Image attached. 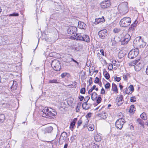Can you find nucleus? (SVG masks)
Instances as JSON below:
<instances>
[{
    "label": "nucleus",
    "mask_w": 148,
    "mask_h": 148,
    "mask_svg": "<svg viewBox=\"0 0 148 148\" xmlns=\"http://www.w3.org/2000/svg\"><path fill=\"white\" fill-rule=\"evenodd\" d=\"M125 122V120L124 119L122 118L119 119L115 123L116 127L117 129L121 130Z\"/></svg>",
    "instance_id": "nucleus-6"
},
{
    "label": "nucleus",
    "mask_w": 148,
    "mask_h": 148,
    "mask_svg": "<svg viewBox=\"0 0 148 148\" xmlns=\"http://www.w3.org/2000/svg\"><path fill=\"white\" fill-rule=\"evenodd\" d=\"M123 37L125 38V39H126V41H129L130 40L131 38V36L128 34H126Z\"/></svg>",
    "instance_id": "nucleus-23"
},
{
    "label": "nucleus",
    "mask_w": 148,
    "mask_h": 148,
    "mask_svg": "<svg viewBox=\"0 0 148 148\" xmlns=\"http://www.w3.org/2000/svg\"><path fill=\"white\" fill-rule=\"evenodd\" d=\"M114 80L117 82H119L121 79V77H117L116 76L114 77Z\"/></svg>",
    "instance_id": "nucleus-44"
},
{
    "label": "nucleus",
    "mask_w": 148,
    "mask_h": 148,
    "mask_svg": "<svg viewBox=\"0 0 148 148\" xmlns=\"http://www.w3.org/2000/svg\"><path fill=\"white\" fill-rule=\"evenodd\" d=\"M105 21V20L104 18V17L102 16L101 18H98L95 19V23L98 24L100 22H103Z\"/></svg>",
    "instance_id": "nucleus-17"
},
{
    "label": "nucleus",
    "mask_w": 148,
    "mask_h": 148,
    "mask_svg": "<svg viewBox=\"0 0 148 148\" xmlns=\"http://www.w3.org/2000/svg\"><path fill=\"white\" fill-rule=\"evenodd\" d=\"M11 83V84H12V86L11 87V89L13 90H16L17 89L18 86L17 82L14 81H11L10 82V84Z\"/></svg>",
    "instance_id": "nucleus-12"
},
{
    "label": "nucleus",
    "mask_w": 148,
    "mask_h": 148,
    "mask_svg": "<svg viewBox=\"0 0 148 148\" xmlns=\"http://www.w3.org/2000/svg\"><path fill=\"white\" fill-rule=\"evenodd\" d=\"M146 74L148 75V66H147V68H146Z\"/></svg>",
    "instance_id": "nucleus-64"
},
{
    "label": "nucleus",
    "mask_w": 148,
    "mask_h": 148,
    "mask_svg": "<svg viewBox=\"0 0 148 148\" xmlns=\"http://www.w3.org/2000/svg\"><path fill=\"white\" fill-rule=\"evenodd\" d=\"M113 65L112 64H109L108 67V68L109 70L110 71L112 70L113 69Z\"/></svg>",
    "instance_id": "nucleus-43"
},
{
    "label": "nucleus",
    "mask_w": 148,
    "mask_h": 148,
    "mask_svg": "<svg viewBox=\"0 0 148 148\" xmlns=\"http://www.w3.org/2000/svg\"><path fill=\"white\" fill-rule=\"evenodd\" d=\"M112 87L113 91L115 92H118V89L116 85L114 83H112Z\"/></svg>",
    "instance_id": "nucleus-33"
},
{
    "label": "nucleus",
    "mask_w": 148,
    "mask_h": 148,
    "mask_svg": "<svg viewBox=\"0 0 148 148\" xmlns=\"http://www.w3.org/2000/svg\"><path fill=\"white\" fill-rule=\"evenodd\" d=\"M67 133L65 132H63L61 134L59 141L60 144H62L65 142L67 140Z\"/></svg>",
    "instance_id": "nucleus-7"
},
{
    "label": "nucleus",
    "mask_w": 148,
    "mask_h": 148,
    "mask_svg": "<svg viewBox=\"0 0 148 148\" xmlns=\"http://www.w3.org/2000/svg\"><path fill=\"white\" fill-rule=\"evenodd\" d=\"M139 60H137L130 62L129 63V65L130 66H135L137 63L139 61Z\"/></svg>",
    "instance_id": "nucleus-27"
},
{
    "label": "nucleus",
    "mask_w": 148,
    "mask_h": 148,
    "mask_svg": "<svg viewBox=\"0 0 148 148\" xmlns=\"http://www.w3.org/2000/svg\"><path fill=\"white\" fill-rule=\"evenodd\" d=\"M97 95L96 92H93L91 95V99L93 100H95L97 98Z\"/></svg>",
    "instance_id": "nucleus-24"
},
{
    "label": "nucleus",
    "mask_w": 148,
    "mask_h": 148,
    "mask_svg": "<svg viewBox=\"0 0 148 148\" xmlns=\"http://www.w3.org/2000/svg\"><path fill=\"white\" fill-rule=\"evenodd\" d=\"M134 28H132V27H130L128 29V32H132L134 31Z\"/></svg>",
    "instance_id": "nucleus-55"
},
{
    "label": "nucleus",
    "mask_w": 148,
    "mask_h": 148,
    "mask_svg": "<svg viewBox=\"0 0 148 148\" xmlns=\"http://www.w3.org/2000/svg\"><path fill=\"white\" fill-rule=\"evenodd\" d=\"M100 52L101 53V54L103 56L104 55V53L103 50V49H101L100 50Z\"/></svg>",
    "instance_id": "nucleus-60"
},
{
    "label": "nucleus",
    "mask_w": 148,
    "mask_h": 148,
    "mask_svg": "<svg viewBox=\"0 0 148 148\" xmlns=\"http://www.w3.org/2000/svg\"><path fill=\"white\" fill-rule=\"evenodd\" d=\"M123 96L122 95H118L116 99V102L118 106H121L123 102Z\"/></svg>",
    "instance_id": "nucleus-9"
},
{
    "label": "nucleus",
    "mask_w": 148,
    "mask_h": 148,
    "mask_svg": "<svg viewBox=\"0 0 148 148\" xmlns=\"http://www.w3.org/2000/svg\"><path fill=\"white\" fill-rule=\"evenodd\" d=\"M78 27L80 28L85 29L86 28V24L84 22H79L78 23Z\"/></svg>",
    "instance_id": "nucleus-15"
},
{
    "label": "nucleus",
    "mask_w": 148,
    "mask_h": 148,
    "mask_svg": "<svg viewBox=\"0 0 148 148\" xmlns=\"http://www.w3.org/2000/svg\"><path fill=\"white\" fill-rule=\"evenodd\" d=\"M120 41L121 42V44L122 45L126 44L128 42V41H126V39H125V38H124L123 37H122L121 38Z\"/></svg>",
    "instance_id": "nucleus-21"
},
{
    "label": "nucleus",
    "mask_w": 148,
    "mask_h": 148,
    "mask_svg": "<svg viewBox=\"0 0 148 148\" xmlns=\"http://www.w3.org/2000/svg\"><path fill=\"white\" fill-rule=\"evenodd\" d=\"M60 61L57 60H54L52 62L51 66L53 69L56 71L60 70L61 67Z\"/></svg>",
    "instance_id": "nucleus-3"
},
{
    "label": "nucleus",
    "mask_w": 148,
    "mask_h": 148,
    "mask_svg": "<svg viewBox=\"0 0 148 148\" xmlns=\"http://www.w3.org/2000/svg\"><path fill=\"white\" fill-rule=\"evenodd\" d=\"M94 139L96 141L99 142L101 140V138L99 135L97 134L94 136Z\"/></svg>",
    "instance_id": "nucleus-20"
},
{
    "label": "nucleus",
    "mask_w": 148,
    "mask_h": 148,
    "mask_svg": "<svg viewBox=\"0 0 148 148\" xmlns=\"http://www.w3.org/2000/svg\"><path fill=\"white\" fill-rule=\"evenodd\" d=\"M43 116L47 117L48 116L51 118L56 115L57 113L54 110L48 107H45L42 110Z\"/></svg>",
    "instance_id": "nucleus-1"
},
{
    "label": "nucleus",
    "mask_w": 148,
    "mask_h": 148,
    "mask_svg": "<svg viewBox=\"0 0 148 148\" xmlns=\"http://www.w3.org/2000/svg\"><path fill=\"white\" fill-rule=\"evenodd\" d=\"M125 54L123 53L122 51H120L118 54V57L120 59H121L123 57L125 56Z\"/></svg>",
    "instance_id": "nucleus-30"
},
{
    "label": "nucleus",
    "mask_w": 148,
    "mask_h": 148,
    "mask_svg": "<svg viewBox=\"0 0 148 148\" xmlns=\"http://www.w3.org/2000/svg\"><path fill=\"white\" fill-rule=\"evenodd\" d=\"M59 82L56 79H53L49 80V83H58Z\"/></svg>",
    "instance_id": "nucleus-35"
},
{
    "label": "nucleus",
    "mask_w": 148,
    "mask_h": 148,
    "mask_svg": "<svg viewBox=\"0 0 148 148\" xmlns=\"http://www.w3.org/2000/svg\"><path fill=\"white\" fill-rule=\"evenodd\" d=\"M140 117L144 120H145L147 119V116L145 113V112H143L140 114Z\"/></svg>",
    "instance_id": "nucleus-29"
},
{
    "label": "nucleus",
    "mask_w": 148,
    "mask_h": 148,
    "mask_svg": "<svg viewBox=\"0 0 148 148\" xmlns=\"http://www.w3.org/2000/svg\"><path fill=\"white\" fill-rule=\"evenodd\" d=\"M120 31V30L116 28H115L114 29L113 31L115 33H118Z\"/></svg>",
    "instance_id": "nucleus-52"
},
{
    "label": "nucleus",
    "mask_w": 148,
    "mask_h": 148,
    "mask_svg": "<svg viewBox=\"0 0 148 148\" xmlns=\"http://www.w3.org/2000/svg\"><path fill=\"white\" fill-rule=\"evenodd\" d=\"M83 40L82 41L89 42L90 41V39L89 36L87 35H84L82 36Z\"/></svg>",
    "instance_id": "nucleus-18"
},
{
    "label": "nucleus",
    "mask_w": 148,
    "mask_h": 148,
    "mask_svg": "<svg viewBox=\"0 0 148 148\" xmlns=\"http://www.w3.org/2000/svg\"><path fill=\"white\" fill-rule=\"evenodd\" d=\"M75 38L74 39H76L77 40H79L82 41V40H83V37L82 36V35L81 34H76L74 35Z\"/></svg>",
    "instance_id": "nucleus-14"
},
{
    "label": "nucleus",
    "mask_w": 148,
    "mask_h": 148,
    "mask_svg": "<svg viewBox=\"0 0 148 148\" xmlns=\"http://www.w3.org/2000/svg\"><path fill=\"white\" fill-rule=\"evenodd\" d=\"M101 54L99 53L97 54V58H98L100 60H101V58H102V57L100 56Z\"/></svg>",
    "instance_id": "nucleus-59"
},
{
    "label": "nucleus",
    "mask_w": 148,
    "mask_h": 148,
    "mask_svg": "<svg viewBox=\"0 0 148 148\" xmlns=\"http://www.w3.org/2000/svg\"><path fill=\"white\" fill-rule=\"evenodd\" d=\"M92 77H90L89 79V85H91V84L92 83Z\"/></svg>",
    "instance_id": "nucleus-58"
},
{
    "label": "nucleus",
    "mask_w": 148,
    "mask_h": 148,
    "mask_svg": "<svg viewBox=\"0 0 148 148\" xmlns=\"http://www.w3.org/2000/svg\"><path fill=\"white\" fill-rule=\"evenodd\" d=\"M76 112H79V108H78V106H77L76 108Z\"/></svg>",
    "instance_id": "nucleus-63"
},
{
    "label": "nucleus",
    "mask_w": 148,
    "mask_h": 148,
    "mask_svg": "<svg viewBox=\"0 0 148 148\" xmlns=\"http://www.w3.org/2000/svg\"><path fill=\"white\" fill-rule=\"evenodd\" d=\"M136 98L135 97H132L130 98V101L131 102H134L136 101Z\"/></svg>",
    "instance_id": "nucleus-41"
},
{
    "label": "nucleus",
    "mask_w": 148,
    "mask_h": 148,
    "mask_svg": "<svg viewBox=\"0 0 148 148\" xmlns=\"http://www.w3.org/2000/svg\"><path fill=\"white\" fill-rule=\"evenodd\" d=\"M133 44H136L137 46H139L140 48H143L146 45V43L143 41V40L140 37L138 40L136 39L134 40Z\"/></svg>",
    "instance_id": "nucleus-5"
},
{
    "label": "nucleus",
    "mask_w": 148,
    "mask_h": 148,
    "mask_svg": "<svg viewBox=\"0 0 148 148\" xmlns=\"http://www.w3.org/2000/svg\"><path fill=\"white\" fill-rule=\"evenodd\" d=\"M97 98V104H99L101 102V98L100 96H99Z\"/></svg>",
    "instance_id": "nucleus-38"
},
{
    "label": "nucleus",
    "mask_w": 148,
    "mask_h": 148,
    "mask_svg": "<svg viewBox=\"0 0 148 148\" xmlns=\"http://www.w3.org/2000/svg\"><path fill=\"white\" fill-rule=\"evenodd\" d=\"M79 98L80 101H82L84 99V97L83 96H80L79 97Z\"/></svg>",
    "instance_id": "nucleus-56"
},
{
    "label": "nucleus",
    "mask_w": 148,
    "mask_h": 148,
    "mask_svg": "<svg viewBox=\"0 0 148 148\" xmlns=\"http://www.w3.org/2000/svg\"><path fill=\"white\" fill-rule=\"evenodd\" d=\"M139 53V50L137 48L132 49L129 53L128 58L130 59H133L138 56Z\"/></svg>",
    "instance_id": "nucleus-4"
},
{
    "label": "nucleus",
    "mask_w": 148,
    "mask_h": 148,
    "mask_svg": "<svg viewBox=\"0 0 148 148\" xmlns=\"http://www.w3.org/2000/svg\"><path fill=\"white\" fill-rule=\"evenodd\" d=\"M18 16V14L17 13H14L10 14L9 15V16Z\"/></svg>",
    "instance_id": "nucleus-49"
},
{
    "label": "nucleus",
    "mask_w": 148,
    "mask_h": 148,
    "mask_svg": "<svg viewBox=\"0 0 148 148\" xmlns=\"http://www.w3.org/2000/svg\"><path fill=\"white\" fill-rule=\"evenodd\" d=\"M123 78L125 80H126L127 79V77L126 75H123Z\"/></svg>",
    "instance_id": "nucleus-62"
},
{
    "label": "nucleus",
    "mask_w": 148,
    "mask_h": 148,
    "mask_svg": "<svg viewBox=\"0 0 148 148\" xmlns=\"http://www.w3.org/2000/svg\"><path fill=\"white\" fill-rule=\"evenodd\" d=\"M131 21V20L130 18L125 17L121 19L119 22V24L121 27H127L130 25Z\"/></svg>",
    "instance_id": "nucleus-2"
},
{
    "label": "nucleus",
    "mask_w": 148,
    "mask_h": 148,
    "mask_svg": "<svg viewBox=\"0 0 148 148\" xmlns=\"http://www.w3.org/2000/svg\"><path fill=\"white\" fill-rule=\"evenodd\" d=\"M77 28L75 27H69L67 29V32L69 34H74L77 31Z\"/></svg>",
    "instance_id": "nucleus-11"
},
{
    "label": "nucleus",
    "mask_w": 148,
    "mask_h": 148,
    "mask_svg": "<svg viewBox=\"0 0 148 148\" xmlns=\"http://www.w3.org/2000/svg\"><path fill=\"white\" fill-rule=\"evenodd\" d=\"M135 111V108L134 106V105H131L130 107V110H129L130 113L134 112V111Z\"/></svg>",
    "instance_id": "nucleus-32"
},
{
    "label": "nucleus",
    "mask_w": 148,
    "mask_h": 148,
    "mask_svg": "<svg viewBox=\"0 0 148 148\" xmlns=\"http://www.w3.org/2000/svg\"><path fill=\"white\" fill-rule=\"evenodd\" d=\"M104 76L107 79H108L110 77L109 74L108 73H107L105 74Z\"/></svg>",
    "instance_id": "nucleus-42"
},
{
    "label": "nucleus",
    "mask_w": 148,
    "mask_h": 148,
    "mask_svg": "<svg viewBox=\"0 0 148 148\" xmlns=\"http://www.w3.org/2000/svg\"><path fill=\"white\" fill-rule=\"evenodd\" d=\"M125 93L126 94H127L129 95V94H131V93H130V91L129 92L128 91V88H125Z\"/></svg>",
    "instance_id": "nucleus-51"
},
{
    "label": "nucleus",
    "mask_w": 148,
    "mask_h": 148,
    "mask_svg": "<svg viewBox=\"0 0 148 148\" xmlns=\"http://www.w3.org/2000/svg\"><path fill=\"white\" fill-rule=\"evenodd\" d=\"M129 89L131 93L134 91V88L133 85H131L128 88Z\"/></svg>",
    "instance_id": "nucleus-34"
},
{
    "label": "nucleus",
    "mask_w": 148,
    "mask_h": 148,
    "mask_svg": "<svg viewBox=\"0 0 148 148\" xmlns=\"http://www.w3.org/2000/svg\"><path fill=\"white\" fill-rule=\"evenodd\" d=\"M107 31L106 29H103L100 31L98 34L99 37L102 39H104L107 35Z\"/></svg>",
    "instance_id": "nucleus-10"
},
{
    "label": "nucleus",
    "mask_w": 148,
    "mask_h": 148,
    "mask_svg": "<svg viewBox=\"0 0 148 148\" xmlns=\"http://www.w3.org/2000/svg\"><path fill=\"white\" fill-rule=\"evenodd\" d=\"M90 97L88 96H86L84 99V102H86L87 103L88 101L90 99Z\"/></svg>",
    "instance_id": "nucleus-39"
},
{
    "label": "nucleus",
    "mask_w": 148,
    "mask_h": 148,
    "mask_svg": "<svg viewBox=\"0 0 148 148\" xmlns=\"http://www.w3.org/2000/svg\"><path fill=\"white\" fill-rule=\"evenodd\" d=\"M53 130V128L51 126H49L46 128L45 130V134L51 132Z\"/></svg>",
    "instance_id": "nucleus-19"
},
{
    "label": "nucleus",
    "mask_w": 148,
    "mask_h": 148,
    "mask_svg": "<svg viewBox=\"0 0 148 148\" xmlns=\"http://www.w3.org/2000/svg\"><path fill=\"white\" fill-rule=\"evenodd\" d=\"M67 74V73H63L61 74V76L62 78H64L66 76Z\"/></svg>",
    "instance_id": "nucleus-54"
},
{
    "label": "nucleus",
    "mask_w": 148,
    "mask_h": 148,
    "mask_svg": "<svg viewBox=\"0 0 148 148\" xmlns=\"http://www.w3.org/2000/svg\"><path fill=\"white\" fill-rule=\"evenodd\" d=\"M110 84L109 83H108L105 84V87L106 89H108L110 88Z\"/></svg>",
    "instance_id": "nucleus-47"
},
{
    "label": "nucleus",
    "mask_w": 148,
    "mask_h": 148,
    "mask_svg": "<svg viewBox=\"0 0 148 148\" xmlns=\"http://www.w3.org/2000/svg\"><path fill=\"white\" fill-rule=\"evenodd\" d=\"M110 5V2L109 0H105L100 4L101 8L103 9L107 8Z\"/></svg>",
    "instance_id": "nucleus-8"
},
{
    "label": "nucleus",
    "mask_w": 148,
    "mask_h": 148,
    "mask_svg": "<svg viewBox=\"0 0 148 148\" xmlns=\"http://www.w3.org/2000/svg\"><path fill=\"white\" fill-rule=\"evenodd\" d=\"M87 105V104L86 102H84L82 104V107L84 109L86 110L87 109V108L86 107V106Z\"/></svg>",
    "instance_id": "nucleus-37"
},
{
    "label": "nucleus",
    "mask_w": 148,
    "mask_h": 148,
    "mask_svg": "<svg viewBox=\"0 0 148 148\" xmlns=\"http://www.w3.org/2000/svg\"><path fill=\"white\" fill-rule=\"evenodd\" d=\"M80 92L81 93L84 94L85 92V88H82L80 90Z\"/></svg>",
    "instance_id": "nucleus-46"
},
{
    "label": "nucleus",
    "mask_w": 148,
    "mask_h": 148,
    "mask_svg": "<svg viewBox=\"0 0 148 148\" xmlns=\"http://www.w3.org/2000/svg\"><path fill=\"white\" fill-rule=\"evenodd\" d=\"M88 128L89 131H92L94 129V125L93 124H90L88 126Z\"/></svg>",
    "instance_id": "nucleus-26"
},
{
    "label": "nucleus",
    "mask_w": 148,
    "mask_h": 148,
    "mask_svg": "<svg viewBox=\"0 0 148 148\" xmlns=\"http://www.w3.org/2000/svg\"><path fill=\"white\" fill-rule=\"evenodd\" d=\"M90 148H99V146L98 145L95 144L94 143H91L90 145Z\"/></svg>",
    "instance_id": "nucleus-25"
},
{
    "label": "nucleus",
    "mask_w": 148,
    "mask_h": 148,
    "mask_svg": "<svg viewBox=\"0 0 148 148\" xmlns=\"http://www.w3.org/2000/svg\"><path fill=\"white\" fill-rule=\"evenodd\" d=\"M77 118H74L71 123L70 125V128L71 130H73V127L75 125V123L77 121Z\"/></svg>",
    "instance_id": "nucleus-13"
},
{
    "label": "nucleus",
    "mask_w": 148,
    "mask_h": 148,
    "mask_svg": "<svg viewBox=\"0 0 148 148\" xmlns=\"http://www.w3.org/2000/svg\"><path fill=\"white\" fill-rule=\"evenodd\" d=\"M5 120V117L3 114L0 115V123H3Z\"/></svg>",
    "instance_id": "nucleus-28"
},
{
    "label": "nucleus",
    "mask_w": 148,
    "mask_h": 148,
    "mask_svg": "<svg viewBox=\"0 0 148 148\" xmlns=\"http://www.w3.org/2000/svg\"><path fill=\"white\" fill-rule=\"evenodd\" d=\"M88 122V120L87 119H86L85 120V125H84V127L87 126Z\"/></svg>",
    "instance_id": "nucleus-45"
},
{
    "label": "nucleus",
    "mask_w": 148,
    "mask_h": 148,
    "mask_svg": "<svg viewBox=\"0 0 148 148\" xmlns=\"http://www.w3.org/2000/svg\"><path fill=\"white\" fill-rule=\"evenodd\" d=\"M96 86L94 85L92 88L90 89L88 91V93H90L91 92H92V90L95 89L96 88Z\"/></svg>",
    "instance_id": "nucleus-40"
},
{
    "label": "nucleus",
    "mask_w": 148,
    "mask_h": 148,
    "mask_svg": "<svg viewBox=\"0 0 148 148\" xmlns=\"http://www.w3.org/2000/svg\"><path fill=\"white\" fill-rule=\"evenodd\" d=\"M71 59L72 61H73L74 62H75L77 64V65H79V63L78 62H77L76 60H75L73 58H71Z\"/></svg>",
    "instance_id": "nucleus-61"
},
{
    "label": "nucleus",
    "mask_w": 148,
    "mask_h": 148,
    "mask_svg": "<svg viewBox=\"0 0 148 148\" xmlns=\"http://www.w3.org/2000/svg\"><path fill=\"white\" fill-rule=\"evenodd\" d=\"M99 82V78L97 77H96L94 81L95 83H98Z\"/></svg>",
    "instance_id": "nucleus-53"
},
{
    "label": "nucleus",
    "mask_w": 148,
    "mask_h": 148,
    "mask_svg": "<svg viewBox=\"0 0 148 148\" xmlns=\"http://www.w3.org/2000/svg\"><path fill=\"white\" fill-rule=\"evenodd\" d=\"M138 22L136 21H135L133 24H132L130 27H132V28H134V29L135 28V27L136 24Z\"/></svg>",
    "instance_id": "nucleus-36"
},
{
    "label": "nucleus",
    "mask_w": 148,
    "mask_h": 148,
    "mask_svg": "<svg viewBox=\"0 0 148 148\" xmlns=\"http://www.w3.org/2000/svg\"><path fill=\"white\" fill-rule=\"evenodd\" d=\"M142 67V64L140 63L136 64L134 66V68L135 70L136 71H139Z\"/></svg>",
    "instance_id": "nucleus-16"
},
{
    "label": "nucleus",
    "mask_w": 148,
    "mask_h": 148,
    "mask_svg": "<svg viewBox=\"0 0 148 148\" xmlns=\"http://www.w3.org/2000/svg\"><path fill=\"white\" fill-rule=\"evenodd\" d=\"M128 12L127 10H120V13L121 15H123L127 13Z\"/></svg>",
    "instance_id": "nucleus-31"
},
{
    "label": "nucleus",
    "mask_w": 148,
    "mask_h": 148,
    "mask_svg": "<svg viewBox=\"0 0 148 148\" xmlns=\"http://www.w3.org/2000/svg\"><path fill=\"white\" fill-rule=\"evenodd\" d=\"M137 121L138 124L141 125L143 128L144 127V122L143 121L141 120L140 119H137Z\"/></svg>",
    "instance_id": "nucleus-22"
},
{
    "label": "nucleus",
    "mask_w": 148,
    "mask_h": 148,
    "mask_svg": "<svg viewBox=\"0 0 148 148\" xmlns=\"http://www.w3.org/2000/svg\"><path fill=\"white\" fill-rule=\"evenodd\" d=\"M82 123V121L81 119H80L77 122V127L80 126Z\"/></svg>",
    "instance_id": "nucleus-48"
},
{
    "label": "nucleus",
    "mask_w": 148,
    "mask_h": 148,
    "mask_svg": "<svg viewBox=\"0 0 148 148\" xmlns=\"http://www.w3.org/2000/svg\"><path fill=\"white\" fill-rule=\"evenodd\" d=\"M112 44H115L116 43L114 37H112L111 40Z\"/></svg>",
    "instance_id": "nucleus-50"
},
{
    "label": "nucleus",
    "mask_w": 148,
    "mask_h": 148,
    "mask_svg": "<svg viewBox=\"0 0 148 148\" xmlns=\"http://www.w3.org/2000/svg\"><path fill=\"white\" fill-rule=\"evenodd\" d=\"M105 91L104 89L102 88L101 90V94H103L105 93Z\"/></svg>",
    "instance_id": "nucleus-57"
}]
</instances>
